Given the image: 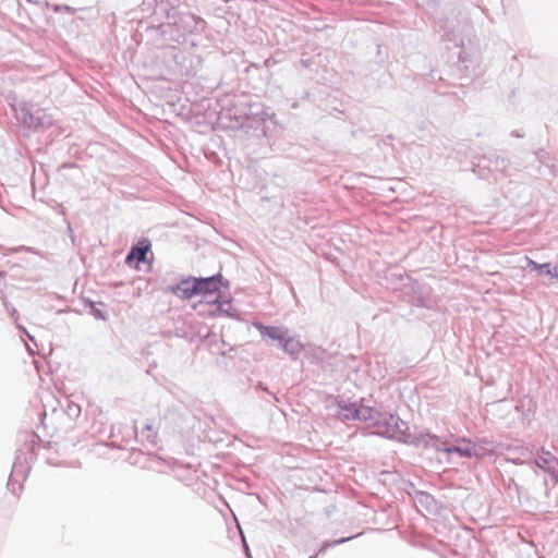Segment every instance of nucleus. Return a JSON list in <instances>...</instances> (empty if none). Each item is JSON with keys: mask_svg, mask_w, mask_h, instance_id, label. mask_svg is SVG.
I'll use <instances>...</instances> for the list:
<instances>
[{"mask_svg": "<svg viewBox=\"0 0 558 558\" xmlns=\"http://www.w3.org/2000/svg\"><path fill=\"white\" fill-rule=\"evenodd\" d=\"M375 427L377 428V435L389 439H397L403 444L414 447L428 449V446H436L437 442H439L438 436L429 432L421 430L418 433H410L407 422L401 420L399 416L387 412L377 416Z\"/></svg>", "mask_w": 558, "mask_h": 558, "instance_id": "f257e3e1", "label": "nucleus"}, {"mask_svg": "<svg viewBox=\"0 0 558 558\" xmlns=\"http://www.w3.org/2000/svg\"><path fill=\"white\" fill-rule=\"evenodd\" d=\"M439 442L436 446H428V448H433L436 451H441L447 454H458L461 458H483L486 456L485 449L486 447H481V445H473V440L462 437L458 439V444L454 446L448 445V440L446 438L439 437Z\"/></svg>", "mask_w": 558, "mask_h": 558, "instance_id": "f03ea898", "label": "nucleus"}, {"mask_svg": "<svg viewBox=\"0 0 558 558\" xmlns=\"http://www.w3.org/2000/svg\"><path fill=\"white\" fill-rule=\"evenodd\" d=\"M179 59V54H177V60ZM201 66V59L197 56L187 53L182 54L181 61H177V75L185 76L186 80H182L180 83L181 93L185 95V99L190 102L194 100L189 97L190 88H192L193 83L190 78H193L198 69Z\"/></svg>", "mask_w": 558, "mask_h": 558, "instance_id": "7ed1b4c3", "label": "nucleus"}, {"mask_svg": "<svg viewBox=\"0 0 558 558\" xmlns=\"http://www.w3.org/2000/svg\"><path fill=\"white\" fill-rule=\"evenodd\" d=\"M266 116L263 110L245 112L244 120L240 124V129L248 136L265 137L266 136Z\"/></svg>", "mask_w": 558, "mask_h": 558, "instance_id": "20e7f679", "label": "nucleus"}, {"mask_svg": "<svg viewBox=\"0 0 558 558\" xmlns=\"http://www.w3.org/2000/svg\"><path fill=\"white\" fill-rule=\"evenodd\" d=\"M197 284L199 286V295L210 304L216 293L221 294V288H229V281L226 280L221 274H216L209 277H198Z\"/></svg>", "mask_w": 558, "mask_h": 558, "instance_id": "39448f33", "label": "nucleus"}, {"mask_svg": "<svg viewBox=\"0 0 558 558\" xmlns=\"http://www.w3.org/2000/svg\"><path fill=\"white\" fill-rule=\"evenodd\" d=\"M29 472V465L27 461V457L24 453H17L13 465L12 471L9 477L8 486L14 490V485L19 484V487H21L22 481H24Z\"/></svg>", "mask_w": 558, "mask_h": 558, "instance_id": "423d86ee", "label": "nucleus"}, {"mask_svg": "<svg viewBox=\"0 0 558 558\" xmlns=\"http://www.w3.org/2000/svg\"><path fill=\"white\" fill-rule=\"evenodd\" d=\"M151 246L150 241L147 238L141 239L136 244L132 245L129 253L125 256V264L132 266L146 262L147 253Z\"/></svg>", "mask_w": 558, "mask_h": 558, "instance_id": "0eeeda50", "label": "nucleus"}, {"mask_svg": "<svg viewBox=\"0 0 558 558\" xmlns=\"http://www.w3.org/2000/svg\"><path fill=\"white\" fill-rule=\"evenodd\" d=\"M12 110L16 120L25 128L34 130L36 110L33 111V106L28 102H19L12 106Z\"/></svg>", "mask_w": 558, "mask_h": 558, "instance_id": "6e6552de", "label": "nucleus"}, {"mask_svg": "<svg viewBox=\"0 0 558 558\" xmlns=\"http://www.w3.org/2000/svg\"><path fill=\"white\" fill-rule=\"evenodd\" d=\"M177 32L182 28L183 33L193 34L203 29L205 22L191 13L177 14Z\"/></svg>", "mask_w": 558, "mask_h": 558, "instance_id": "1a4fd4ad", "label": "nucleus"}, {"mask_svg": "<svg viewBox=\"0 0 558 558\" xmlns=\"http://www.w3.org/2000/svg\"><path fill=\"white\" fill-rule=\"evenodd\" d=\"M199 295V286L196 277H189L177 282V296L183 300H191Z\"/></svg>", "mask_w": 558, "mask_h": 558, "instance_id": "9d476101", "label": "nucleus"}, {"mask_svg": "<svg viewBox=\"0 0 558 558\" xmlns=\"http://www.w3.org/2000/svg\"><path fill=\"white\" fill-rule=\"evenodd\" d=\"M535 464L548 473H556L558 470V459L545 448H541L536 452Z\"/></svg>", "mask_w": 558, "mask_h": 558, "instance_id": "9b49d317", "label": "nucleus"}, {"mask_svg": "<svg viewBox=\"0 0 558 558\" xmlns=\"http://www.w3.org/2000/svg\"><path fill=\"white\" fill-rule=\"evenodd\" d=\"M336 405L338 408V417L345 422V421H355L356 415L355 411L357 408V402H349L342 397H338L336 399Z\"/></svg>", "mask_w": 558, "mask_h": 558, "instance_id": "f8f14e48", "label": "nucleus"}, {"mask_svg": "<svg viewBox=\"0 0 558 558\" xmlns=\"http://www.w3.org/2000/svg\"><path fill=\"white\" fill-rule=\"evenodd\" d=\"M254 326L259 331L262 337H268L272 341L284 340L288 328L278 326H266L262 323H255Z\"/></svg>", "mask_w": 558, "mask_h": 558, "instance_id": "ddd939ff", "label": "nucleus"}, {"mask_svg": "<svg viewBox=\"0 0 558 558\" xmlns=\"http://www.w3.org/2000/svg\"><path fill=\"white\" fill-rule=\"evenodd\" d=\"M210 304L216 306L215 311L218 312L220 315L231 318L236 317V312L232 306L231 296L223 299L221 294H217V296L213 299V302Z\"/></svg>", "mask_w": 558, "mask_h": 558, "instance_id": "4468645a", "label": "nucleus"}, {"mask_svg": "<svg viewBox=\"0 0 558 558\" xmlns=\"http://www.w3.org/2000/svg\"><path fill=\"white\" fill-rule=\"evenodd\" d=\"M354 413L356 415L355 421L369 422L374 427L375 423H377V416H380V414H383V412H379L374 408L360 405L359 403L356 411Z\"/></svg>", "mask_w": 558, "mask_h": 558, "instance_id": "2eb2a0df", "label": "nucleus"}, {"mask_svg": "<svg viewBox=\"0 0 558 558\" xmlns=\"http://www.w3.org/2000/svg\"><path fill=\"white\" fill-rule=\"evenodd\" d=\"M283 342V351L291 355L293 359H298L299 354L303 350V344L301 343V341L295 337H292L290 335V331L288 330Z\"/></svg>", "mask_w": 558, "mask_h": 558, "instance_id": "dca6fc26", "label": "nucleus"}, {"mask_svg": "<svg viewBox=\"0 0 558 558\" xmlns=\"http://www.w3.org/2000/svg\"><path fill=\"white\" fill-rule=\"evenodd\" d=\"M489 166L494 168L496 171H500L505 175H511L512 171L510 169L511 161L510 159L499 156V155H492L488 158Z\"/></svg>", "mask_w": 558, "mask_h": 558, "instance_id": "f3484780", "label": "nucleus"}, {"mask_svg": "<svg viewBox=\"0 0 558 558\" xmlns=\"http://www.w3.org/2000/svg\"><path fill=\"white\" fill-rule=\"evenodd\" d=\"M34 130H46L53 124V117L44 109L36 110Z\"/></svg>", "mask_w": 558, "mask_h": 558, "instance_id": "a211bd4d", "label": "nucleus"}, {"mask_svg": "<svg viewBox=\"0 0 558 558\" xmlns=\"http://www.w3.org/2000/svg\"><path fill=\"white\" fill-rule=\"evenodd\" d=\"M536 272L539 277H549V279L558 280V266H554L551 263L541 264Z\"/></svg>", "mask_w": 558, "mask_h": 558, "instance_id": "6ab92c4d", "label": "nucleus"}, {"mask_svg": "<svg viewBox=\"0 0 558 558\" xmlns=\"http://www.w3.org/2000/svg\"><path fill=\"white\" fill-rule=\"evenodd\" d=\"M353 537L354 536H349V537H342V538L333 539V541H326L323 543L319 550L316 554H314L313 556H311L310 558H317L318 555L324 554L327 548L344 544V543L349 542L350 539H352Z\"/></svg>", "mask_w": 558, "mask_h": 558, "instance_id": "aec40b11", "label": "nucleus"}, {"mask_svg": "<svg viewBox=\"0 0 558 558\" xmlns=\"http://www.w3.org/2000/svg\"><path fill=\"white\" fill-rule=\"evenodd\" d=\"M84 303H85V306L89 307V314L92 316H94L96 319H99V320H106L107 319L106 313L97 307V303L96 302H93L92 300L86 299V300H84Z\"/></svg>", "mask_w": 558, "mask_h": 558, "instance_id": "412c9836", "label": "nucleus"}, {"mask_svg": "<svg viewBox=\"0 0 558 558\" xmlns=\"http://www.w3.org/2000/svg\"><path fill=\"white\" fill-rule=\"evenodd\" d=\"M415 500L428 510L435 504V498L426 492H416Z\"/></svg>", "mask_w": 558, "mask_h": 558, "instance_id": "4be33fe9", "label": "nucleus"}, {"mask_svg": "<svg viewBox=\"0 0 558 558\" xmlns=\"http://www.w3.org/2000/svg\"><path fill=\"white\" fill-rule=\"evenodd\" d=\"M65 413L71 418H76L81 414V407L74 402L69 401L65 408Z\"/></svg>", "mask_w": 558, "mask_h": 558, "instance_id": "5701e85b", "label": "nucleus"}, {"mask_svg": "<svg viewBox=\"0 0 558 558\" xmlns=\"http://www.w3.org/2000/svg\"><path fill=\"white\" fill-rule=\"evenodd\" d=\"M473 445H481V447H486L489 449H485L486 456L494 451L495 445L494 441L487 437L477 438L476 441H473Z\"/></svg>", "mask_w": 558, "mask_h": 558, "instance_id": "b1692460", "label": "nucleus"}, {"mask_svg": "<svg viewBox=\"0 0 558 558\" xmlns=\"http://www.w3.org/2000/svg\"><path fill=\"white\" fill-rule=\"evenodd\" d=\"M413 304L418 307H430V301L423 292L418 296H413Z\"/></svg>", "mask_w": 558, "mask_h": 558, "instance_id": "393cba45", "label": "nucleus"}, {"mask_svg": "<svg viewBox=\"0 0 558 558\" xmlns=\"http://www.w3.org/2000/svg\"><path fill=\"white\" fill-rule=\"evenodd\" d=\"M163 463L167 464L170 469L173 465V463L171 461H166V460H162L159 457H156L155 459L151 460V468L157 470L158 472L162 473L163 469H161L160 465L163 464Z\"/></svg>", "mask_w": 558, "mask_h": 558, "instance_id": "a878e982", "label": "nucleus"}, {"mask_svg": "<svg viewBox=\"0 0 558 558\" xmlns=\"http://www.w3.org/2000/svg\"><path fill=\"white\" fill-rule=\"evenodd\" d=\"M142 436L145 437L147 439V441L155 442L156 435L154 434L150 425H146L142 429Z\"/></svg>", "mask_w": 558, "mask_h": 558, "instance_id": "bb28decb", "label": "nucleus"}, {"mask_svg": "<svg viewBox=\"0 0 558 558\" xmlns=\"http://www.w3.org/2000/svg\"><path fill=\"white\" fill-rule=\"evenodd\" d=\"M255 390L258 391V390H262V391H265L267 392L271 399L275 401V402H279V398L268 389L267 386H265L262 381H259L256 386H255Z\"/></svg>", "mask_w": 558, "mask_h": 558, "instance_id": "cd10ccee", "label": "nucleus"}, {"mask_svg": "<svg viewBox=\"0 0 558 558\" xmlns=\"http://www.w3.org/2000/svg\"><path fill=\"white\" fill-rule=\"evenodd\" d=\"M53 11L54 12L72 13V12H74V9L69 7V5H66V4H57V5H54Z\"/></svg>", "mask_w": 558, "mask_h": 558, "instance_id": "c85d7f7f", "label": "nucleus"}, {"mask_svg": "<svg viewBox=\"0 0 558 558\" xmlns=\"http://www.w3.org/2000/svg\"><path fill=\"white\" fill-rule=\"evenodd\" d=\"M526 259V267L532 270V271H537V269L539 268V263L529 258L527 256L525 257Z\"/></svg>", "mask_w": 558, "mask_h": 558, "instance_id": "c756f323", "label": "nucleus"}, {"mask_svg": "<svg viewBox=\"0 0 558 558\" xmlns=\"http://www.w3.org/2000/svg\"><path fill=\"white\" fill-rule=\"evenodd\" d=\"M241 536H242V543H243L244 553H245L247 558H252L251 551H250V547H248V545L246 543L245 536H244L242 531H241Z\"/></svg>", "mask_w": 558, "mask_h": 558, "instance_id": "7c9ffc66", "label": "nucleus"}, {"mask_svg": "<svg viewBox=\"0 0 558 558\" xmlns=\"http://www.w3.org/2000/svg\"><path fill=\"white\" fill-rule=\"evenodd\" d=\"M510 135L512 137H518V138H522L524 135L522 133H520L519 131L514 130L510 133Z\"/></svg>", "mask_w": 558, "mask_h": 558, "instance_id": "2f4dec72", "label": "nucleus"}, {"mask_svg": "<svg viewBox=\"0 0 558 558\" xmlns=\"http://www.w3.org/2000/svg\"><path fill=\"white\" fill-rule=\"evenodd\" d=\"M17 251H27V252H32V253L38 254L33 247H26V246H21V247L17 248Z\"/></svg>", "mask_w": 558, "mask_h": 558, "instance_id": "473e14b6", "label": "nucleus"}, {"mask_svg": "<svg viewBox=\"0 0 558 558\" xmlns=\"http://www.w3.org/2000/svg\"><path fill=\"white\" fill-rule=\"evenodd\" d=\"M445 37L449 41H456V37L451 36V34L449 32L445 33Z\"/></svg>", "mask_w": 558, "mask_h": 558, "instance_id": "72a5a7b5", "label": "nucleus"}, {"mask_svg": "<svg viewBox=\"0 0 558 558\" xmlns=\"http://www.w3.org/2000/svg\"><path fill=\"white\" fill-rule=\"evenodd\" d=\"M459 62H460L461 64H465V62H466V58L463 56V53H460V54H459Z\"/></svg>", "mask_w": 558, "mask_h": 558, "instance_id": "f704fd0d", "label": "nucleus"}, {"mask_svg": "<svg viewBox=\"0 0 558 558\" xmlns=\"http://www.w3.org/2000/svg\"><path fill=\"white\" fill-rule=\"evenodd\" d=\"M541 153H542V150H536L535 156H536L537 160L542 162V154Z\"/></svg>", "mask_w": 558, "mask_h": 558, "instance_id": "c9c22d12", "label": "nucleus"}, {"mask_svg": "<svg viewBox=\"0 0 558 558\" xmlns=\"http://www.w3.org/2000/svg\"><path fill=\"white\" fill-rule=\"evenodd\" d=\"M276 342H277V347L279 349L283 350V343H284L283 340H277Z\"/></svg>", "mask_w": 558, "mask_h": 558, "instance_id": "e433bc0d", "label": "nucleus"}]
</instances>
